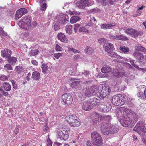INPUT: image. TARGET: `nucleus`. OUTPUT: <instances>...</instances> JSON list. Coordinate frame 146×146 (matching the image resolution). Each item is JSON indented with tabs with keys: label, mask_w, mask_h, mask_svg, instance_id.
<instances>
[{
	"label": "nucleus",
	"mask_w": 146,
	"mask_h": 146,
	"mask_svg": "<svg viewBox=\"0 0 146 146\" xmlns=\"http://www.w3.org/2000/svg\"><path fill=\"white\" fill-rule=\"evenodd\" d=\"M18 11H19L20 13L22 16L26 14L28 12L27 9L23 8H20Z\"/></svg>",
	"instance_id": "nucleus-42"
},
{
	"label": "nucleus",
	"mask_w": 146,
	"mask_h": 146,
	"mask_svg": "<svg viewBox=\"0 0 146 146\" xmlns=\"http://www.w3.org/2000/svg\"><path fill=\"white\" fill-rule=\"evenodd\" d=\"M42 72L44 74H46L48 71V67L45 64H43L41 66Z\"/></svg>",
	"instance_id": "nucleus-34"
},
{
	"label": "nucleus",
	"mask_w": 146,
	"mask_h": 146,
	"mask_svg": "<svg viewBox=\"0 0 146 146\" xmlns=\"http://www.w3.org/2000/svg\"><path fill=\"white\" fill-rule=\"evenodd\" d=\"M84 51L86 53L90 54L93 52V49L90 46H87L86 48Z\"/></svg>",
	"instance_id": "nucleus-39"
},
{
	"label": "nucleus",
	"mask_w": 146,
	"mask_h": 146,
	"mask_svg": "<svg viewBox=\"0 0 146 146\" xmlns=\"http://www.w3.org/2000/svg\"><path fill=\"white\" fill-rule=\"evenodd\" d=\"M0 92H1L3 95L7 96L8 95V93L7 92H5L1 87L0 88Z\"/></svg>",
	"instance_id": "nucleus-58"
},
{
	"label": "nucleus",
	"mask_w": 146,
	"mask_h": 146,
	"mask_svg": "<svg viewBox=\"0 0 146 146\" xmlns=\"http://www.w3.org/2000/svg\"><path fill=\"white\" fill-rule=\"evenodd\" d=\"M65 119L69 125L72 127H77L80 125L79 119L75 115L67 116Z\"/></svg>",
	"instance_id": "nucleus-3"
},
{
	"label": "nucleus",
	"mask_w": 146,
	"mask_h": 146,
	"mask_svg": "<svg viewBox=\"0 0 146 146\" xmlns=\"http://www.w3.org/2000/svg\"><path fill=\"white\" fill-rule=\"evenodd\" d=\"M20 128V127L19 125H17L16 126V128L14 131V132L15 134H17L19 132V130Z\"/></svg>",
	"instance_id": "nucleus-61"
},
{
	"label": "nucleus",
	"mask_w": 146,
	"mask_h": 146,
	"mask_svg": "<svg viewBox=\"0 0 146 146\" xmlns=\"http://www.w3.org/2000/svg\"><path fill=\"white\" fill-rule=\"evenodd\" d=\"M88 100L93 108L96 105L98 104L100 102V99L95 98H90L88 99Z\"/></svg>",
	"instance_id": "nucleus-21"
},
{
	"label": "nucleus",
	"mask_w": 146,
	"mask_h": 146,
	"mask_svg": "<svg viewBox=\"0 0 146 146\" xmlns=\"http://www.w3.org/2000/svg\"><path fill=\"white\" fill-rule=\"evenodd\" d=\"M105 51L108 53L113 50L114 49L113 45L111 43L105 44L103 45Z\"/></svg>",
	"instance_id": "nucleus-19"
},
{
	"label": "nucleus",
	"mask_w": 146,
	"mask_h": 146,
	"mask_svg": "<svg viewBox=\"0 0 146 146\" xmlns=\"http://www.w3.org/2000/svg\"><path fill=\"white\" fill-rule=\"evenodd\" d=\"M3 86L4 90L6 91H9L11 90V86L9 83L4 82L3 83Z\"/></svg>",
	"instance_id": "nucleus-33"
},
{
	"label": "nucleus",
	"mask_w": 146,
	"mask_h": 146,
	"mask_svg": "<svg viewBox=\"0 0 146 146\" xmlns=\"http://www.w3.org/2000/svg\"><path fill=\"white\" fill-rule=\"evenodd\" d=\"M15 18L17 20L20 18L22 15L18 10L16 11V13L15 15Z\"/></svg>",
	"instance_id": "nucleus-48"
},
{
	"label": "nucleus",
	"mask_w": 146,
	"mask_h": 146,
	"mask_svg": "<svg viewBox=\"0 0 146 146\" xmlns=\"http://www.w3.org/2000/svg\"><path fill=\"white\" fill-rule=\"evenodd\" d=\"M118 0H105L104 1V4H105V5H106V4H108V3H109L111 5L113 4L116 1Z\"/></svg>",
	"instance_id": "nucleus-45"
},
{
	"label": "nucleus",
	"mask_w": 146,
	"mask_h": 146,
	"mask_svg": "<svg viewBox=\"0 0 146 146\" xmlns=\"http://www.w3.org/2000/svg\"><path fill=\"white\" fill-rule=\"evenodd\" d=\"M7 33L5 32L3 29L0 27V36L3 38L7 35Z\"/></svg>",
	"instance_id": "nucleus-43"
},
{
	"label": "nucleus",
	"mask_w": 146,
	"mask_h": 146,
	"mask_svg": "<svg viewBox=\"0 0 146 146\" xmlns=\"http://www.w3.org/2000/svg\"><path fill=\"white\" fill-rule=\"evenodd\" d=\"M126 33L134 37H137L139 35V33L137 31L132 28H129L125 31Z\"/></svg>",
	"instance_id": "nucleus-16"
},
{
	"label": "nucleus",
	"mask_w": 146,
	"mask_h": 146,
	"mask_svg": "<svg viewBox=\"0 0 146 146\" xmlns=\"http://www.w3.org/2000/svg\"><path fill=\"white\" fill-rule=\"evenodd\" d=\"M40 4V10L42 11H44L46 9L47 4L45 3H43Z\"/></svg>",
	"instance_id": "nucleus-47"
},
{
	"label": "nucleus",
	"mask_w": 146,
	"mask_h": 146,
	"mask_svg": "<svg viewBox=\"0 0 146 146\" xmlns=\"http://www.w3.org/2000/svg\"><path fill=\"white\" fill-rule=\"evenodd\" d=\"M7 60L8 62L12 65L15 64L17 61L16 58L14 57H11L10 56L7 58Z\"/></svg>",
	"instance_id": "nucleus-27"
},
{
	"label": "nucleus",
	"mask_w": 146,
	"mask_h": 146,
	"mask_svg": "<svg viewBox=\"0 0 146 146\" xmlns=\"http://www.w3.org/2000/svg\"><path fill=\"white\" fill-rule=\"evenodd\" d=\"M112 70L111 67L108 65L104 66L101 69V71L104 73H108Z\"/></svg>",
	"instance_id": "nucleus-24"
},
{
	"label": "nucleus",
	"mask_w": 146,
	"mask_h": 146,
	"mask_svg": "<svg viewBox=\"0 0 146 146\" xmlns=\"http://www.w3.org/2000/svg\"><path fill=\"white\" fill-rule=\"evenodd\" d=\"M116 115L117 118H120L119 122L121 125L124 127H127L131 123V119L130 116L135 115V112L131 110L124 107H121L116 110Z\"/></svg>",
	"instance_id": "nucleus-1"
},
{
	"label": "nucleus",
	"mask_w": 146,
	"mask_h": 146,
	"mask_svg": "<svg viewBox=\"0 0 146 146\" xmlns=\"http://www.w3.org/2000/svg\"><path fill=\"white\" fill-rule=\"evenodd\" d=\"M78 95L80 98H83V99L86 97L84 90H81L78 93Z\"/></svg>",
	"instance_id": "nucleus-40"
},
{
	"label": "nucleus",
	"mask_w": 146,
	"mask_h": 146,
	"mask_svg": "<svg viewBox=\"0 0 146 146\" xmlns=\"http://www.w3.org/2000/svg\"><path fill=\"white\" fill-rule=\"evenodd\" d=\"M109 54V55L112 57L115 58V59H114L113 61L115 62H118L120 61V59L124 60L125 61H128L129 59L124 57H121L117 54L114 52L112 51Z\"/></svg>",
	"instance_id": "nucleus-14"
},
{
	"label": "nucleus",
	"mask_w": 146,
	"mask_h": 146,
	"mask_svg": "<svg viewBox=\"0 0 146 146\" xmlns=\"http://www.w3.org/2000/svg\"><path fill=\"white\" fill-rule=\"evenodd\" d=\"M120 49L121 52L125 53L129 52V50L128 48L125 47V46H121L120 48Z\"/></svg>",
	"instance_id": "nucleus-41"
},
{
	"label": "nucleus",
	"mask_w": 146,
	"mask_h": 146,
	"mask_svg": "<svg viewBox=\"0 0 146 146\" xmlns=\"http://www.w3.org/2000/svg\"><path fill=\"white\" fill-rule=\"evenodd\" d=\"M7 78V76L4 75H1L0 77V79L2 81L6 80Z\"/></svg>",
	"instance_id": "nucleus-57"
},
{
	"label": "nucleus",
	"mask_w": 146,
	"mask_h": 146,
	"mask_svg": "<svg viewBox=\"0 0 146 146\" xmlns=\"http://www.w3.org/2000/svg\"><path fill=\"white\" fill-rule=\"evenodd\" d=\"M113 75L115 77L119 78L125 75V71L122 68L114 69L112 72Z\"/></svg>",
	"instance_id": "nucleus-12"
},
{
	"label": "nucleus",
	"mask_w": 146,
	"mask_h": 146,
	"mask_svg": "<svg viewBox=\"0 0 146 146\" xmlns=\"http://www.w3.org/2000/svg\"><path fill=\"white\" fill-rule=\"evenodd\" d=\"M93 141L94 142L95 145L98 146H101L102 145V140L101 136Z\"/></svg>",
	"instance_id": "nucleus-28"
},
{
	"label": "nucleus",
	"mask_w": 146,
	"mask_h": 146,
	"mask_svg": "<svg viewBox=\"0 0 146 146\" xmlns=\"http://www.w3.org/2000/svg\"><path fill=\"white\" fill-rule=\"evenodd\" d=\"M83 74H84L86 76H87L90 75V73L89 72L86 70H84L82 73Z\"/></svg>",
	"instance_id": "nucleus-63"
},
{
	"label": "nucleus",
	"mask_w": 146,
	"mask_h": 146,
	"mask_svg": "<svg viewBox=\"0 0 146 146\" xmlns=\"http://www.w3.org/2000/svg\"><path fill=\"white\" fill-rule=\"evenodd\" d=\"M110 133L111 134L117 133L118 132V128L115 125L111 124V127H110Z\"/></svg>",
	"instance_id": "nucleus-30"
},
{
	"label": "nucleus",
	"mask_w": 146,
	"mask_h": 146,
	"mask_svg": "<svg viewBox=\"0 0 146 146\" xmlns=\"http://www.w3.org/2000/svg\"><path fill=\"white\" fill-rule=\"evenodd\" d=\"M100 136V135L96 132H93L91 134L92 140V141L97 139Z\"/></svg>",
	"instance_id": "nucleus-31"
},
{
	"label": "nucleus",
	"mask_w": 146,
	"mask_h": 146,
	"mask_svg": "<svg viewBox=\"0 0 146 146\" xmlns=\"http://www.w3.org/2000/svg\"><path fill=\"white\" fill-rule=\"evenodd\" d=\"M116 40H128V39L126 36L122 35H116Z\"/></svg>",
	"instance_id": "nucleus-38"
},
{
	"label": "nucleus",
	"mask_w": 146,
	"mask_h": 146,
	"mask_svg": "<svg viewBox=\"0 0 146 146\" xmlns=\"http://www.w3.org/2000/svg\"><path fill=\"white\" fill-rule=\"evenodd\" d=\"M58 23H56L54 27V29L55 31H57L60 29L59 25L64 24L66 21H68V17L66 14H61L58 16Z\"/></svg>",
	"instance_id": "nucleus-6"
},
{
	"label": "nucleus",
	"mask_w": 146,
	"mask_h": 146,
	"mask_svg": "<svg viewBox=\"0 0 146 146\" xmlns=\"http://www.w3.org/2000/svg\"><path fill=\"white\" fill-rule=\"evenodd\" d=\"M68 50L69 51L72 52L74 53H79V52H78V50H77L74 49L72 48H68Z\"/></svg>",
	"instance_id": "nucleus-53"
},
{
	"label": "nucleus",
	"mask_w": 146,
	"mask_h": 146,
	"mask_svg": "<svg viewBox=\"0 0 146 146\" xmlns=\"http://www.w3.org/2000/svg\"><path fill=\"white\" fill-rule=\"evenodd\" d=\"M16 70L18 73H20L23 71V68L21 66H18L16 68Z\"/></svg>",
	"instance_id": "nucleus-46"
},
{
	"label": "nucleus",
	"mask_w": 146,
	"mask_h": 146,
	"mask_svg": "<svg viewBox=\"0 0 146 146\" xmlns=\"http://www.w3.org/2000/svg\"><path fill=\"white\" fill-rule=\"evenodd\" d=\"M56 50L57 51H61L62 50V48L58 44H56L55 47Z\"/></svg>",
	"instance_id": "nucleus-60"
},
{
	"label": "nucleus",
	"mask_w": 146,
	"mask_h": 146,
	"mask_svg": "<svg viewBox=\"0 0 146 146\" xmlns=\"http://www.w3.org/2000/svg\"><path fill=\"white\" fill-rule=\"evenodd\" d=\"M82 58L79 55H74L73 57V60H79L81 59Z\"/></svg>",
	"instance_id": "nucleus-49"
},
{
	"label": "nucleus",
	"mask_w": 146,
	"mask_h": 146,
	"mask_svg": "<svg viewBox=\"0 0 146 146\" xmlns=\"http://www.w3.org/2000/svg\"><path fill=\"white\" fill-rule=\"evenodd\" d=\"M100 87L101 90V92L100 93V98L103 99L107 98L111 92L110 87L106 84H103Z\"/></svg>",
	"instance_id": "nucleus-4"
},
{
	"label": "nucleus",
	"mask_w": 146,
	"mask_h": 146,
	"mask_svg": "<svg viewBox=\"0 0 146 146\" xmlns=\"http://www.w3.org/2000/svg\"><path fill=\"white\" fill-rule=\"evenodd\" d=\"M79 32H87L88 33V31L84 27H82L80 28L79 30Z\"/></svg>",
	"instance_id": "nucleus-50"
},
{
	"label": "nucleus",
	"mask_w": 146,
	"mask_h": 146,
	"mask_svg": "<svg viewBox=\"0 0 146 146\" xmlns=\"http://www.w3.org/2000/svg\"><path fill=\"white\" fill-rule=\"evenodd\" d=\"M80 19L78 17L74 16L71 18L70 21L71 23H74L79 20Z\"/></svg>",
	"instance_id": "nucleus-36"
},
{
	"label": "nucleus",
	"mask_w": 146,
	"mask_h": 146,
	"mask_svg": "<svg viewBox=\"0 0 146 146\" xmlns=\"http://www.w3.org/2000/svg\"><path fill=\"white\" fill-rule=\"evenodd\" d=\"M74 30L75 33H77V31L78 28L80 27V25L79 24H75L74 25Z\"/></svg>",
	"instance_id": "nucleus-52"
},
{
	"label": "nucleus",
	"mask_w": 146,
	"mask_h": 146,
	"mask_svg": "<svg viewBox=\"0 0 146 146\" xmlns=\"http://www.w3.org/2000/svg\"><path fill=\"white\" fill-rule=\"evenodd\" d=\"M80 85V82L78 81H76L72 82L71 83V86L76 89H79L78 87Z\"/></svg>",
	"instance_id": "nucleus-37"
},
{
	"label": "nucleus",
	"mask_w": 146,
	"mask_h": 146,
	"mask_svg": "<svg viewBox=\"0 0 146 146\" xmlns=\"http://www.w3.org/2000/svg\"><path fill=\"white\" fill-rule=\"evenodd\" d=\"M4 67L8 70H12V67L10 64H7L4 66Z\"/></svg>",
	"instance_id": "nucleus-55"
},
{
	"label": "nucleus",
	"mask_w": 146,
	"mask_h": 146,
	"mask_svg": "<svg viewBox=\"0 0 146 146\" xmlns=\"http://www.w3.org/2000/svg\"><path fill=\"white\" fill-rule=\"evenodd\" d=\"M57 36L59 39L61 41L65 43L68 42V40L64 33H60L58 34Z\"/></svg>",
	"instance_id": "nucleus-22"
},
{
	"label": "nucleus",
	"mask_w": 146,
	"mask_h": 146,
	"mask_svg": "<svg viewBox=\"0 0 146 146\" xmlns=\"http://www.w3.org/2000/svg\"><path fill=\"white\" fill-rule=\"evenodd\" d=\"M133 56L136 59H138L139 63H146V56L138 51H134L133 54Z\"/></svg>",
	"instance_id": "nucleus-7"
},
{
	"label": "nucleus",
	"mask_w": 146,
	"mask_h": 146,
	"mask_svg": "<svg viewBox=\"0 0 146 146\" xmlns=\"http://www.w3.org/2000/svg\"><path fill=\"white\" fill-rule=\"evenodd\" d=\"M100 11V10L97 8H95L92 9L91 10V12L92 13H94L98 12Z\"/></svg>",
	"instance_id": "nucleus-56"
},
{
	"label": "nucleus",
	"mask_w": 146,
	"mask_h": 146,
	"mask_svg": "<svg viewBox=\"0 0 146 146\" xmlns=\"http://www.w3.org/2000/svg\"><path fill=\"white\" fill-rule=\"evenodd\" d=\"M64 103L66 105L70 104L72 102L73 98L72 96L69 93L63 94L62 97Z\"/></svg>",
	"instance_id": "nucleus-9"
},
{
	"label": "nucleus",
	"mask_w": 146,
	"mask_h": 146,
	"mask_svg": "<svg viewBox=\"0 0 146 146\" xmlns=\"http://www.w3.org/2000/svg\"><path fill=\"white\" fill-rule=\"evenodd\" d=\"M85 94L87 96H90L92 95L94 93V91L92 88L90 87V88L86 89L84 90Z\"/></svg>",
	"instance_id": "nucleus-25"
},
{
	"label": "nucleus",
	"mask_w": 146,
	"mask_h": 146,
	"mask_svg": "<svg viewBox=\"0 0 146 146\" xmlns=\"http://www.w3.org/2000/svg\"><path fill=\"white\" fill-rule=\"evenodd\" d=\"M93 107L89 102L88 100L87 101H84L83 103L82 109L86 111L90 110L93 108Z\"/></svg>",
	"instance_id": "nucleus-18"
},
{
	"label": "nucleus",
	"mask_w": 146,
	"mask_h": 146,
	"mask_svg": "<svg viewBox=\"0 0 146 146\" xmlns=\"http://www.w3.org/2000/svg\"><path fill=\"white\" fill-rule=\"evenodd\" d=\"M12 52L8 49H5L1 52V55L3 57H6L7 58L11 56Z\"/></svg>",
	"instance_id": "nucleus-20"
},
{
	"label": "nucleus",
	"mask_w": 146,
	"mask_h": 146,
	"mask_svg": "<svg viewBox=\"0 0 146 146\" xmlns=\"http://www.w3.org/2000/svg\"><path fill=\"white\" fill-rule=\"evenodd\" d=\"M39 52V51L37 49L33 50L29 52V54L31 56H33L37 55Z\"/></svg>",
	"instance_id": "nucleus-35"
},
{
	"label": "nucleus",
	"mask_w": 146,
	"mask_h": 146,
	"mask_svg": "<svg viewBox=\"0 0 146 146\" xmlns=\"http://www.w3.org/2000/svg\"><path fill=\"white\" fill-rule=\"evenodd\" d=\"M110 38L113 40H116V35L114 36L110 34L109 35Z\"/></svg>",
	"instance_id": "nucleus-59"
},
{
	"label": "nucleus",
	"mask_w": 146,
	"mask_h": 146,
	"mask_svg": "<svg viewBox=\"0 0 146 146\" xmlns=\"http://www.w3.org/2000/svg\"><path fill=\"white\" fill-rule=\"evenodd\" d=\"M58 138L62 140H67L69 136L68 132L65 129H62L58 132Z\"/></svg>",
	"instance_id": "nucleus-8"
},
{
	"label": "nucleus",
	"mask_w": 146,
	"mask_h": 146,
	"mask_svg": "<svg viewBox=\"0 0 146 146\" xmlns=\"http://www.w3.org/2000/svg\"><path fill=\"white\" fill-rule=\"evenodd\" d=\"M92 4L90 0H81L78 2V6L80 8L84 9L85 7L91 5Z\"/></svg>",
	"instance_id": "nucleus-13"
},
{
	"label": "nucleus",
	"mask_w": 146,
	"mask_h": 146,
	"mask_svg": "<svg viewBox=\"0 0 146 146\" xmlns=\"http://www.w3.org/2000/svg\"><path fill=\"white\" fill-rule=\"evenodd\" d=\"M142 122H141V123H138L134 127V131L136 132H138L140 131V129H139V128L142 126Z\"/></svg>",
	"instance_id": "nucleus-44"
},
{
	"label": "nucleus",
	"mask_w": 146,
	"mask_h": 146,
	"mask_svg": "<svg viewBox=\"0 0 146 146\" xmlns=\"http://www.w3.org/2000/svg\"><path fill=\"white\" fill-rule=\"evenodd\" d=\"M111 106L106 102H101L99 107V110L101 112H106L109 111L111 109Z\"/></svg>",
	"instance_id": "nucleus-11"
},
{
	"label": "nucleus",
	"mask_w": 146,
	"mask_h": 146,
	"mask_svg": "<svg viewBox=\"0 0 146 146\" xmlns=\"http://www.w3.org/2000/svg\"><path fill=\"white\" fill-rule=\"evenodd\" d=\"M115 25V23H105L101 24L100 25V28L102 29H110L113 27Z\"/></svg>",
	"instance_id": "nucleus-23"
},
{
	"label": "nucleus",
	"mask_w": 146,
	"mask_h": 146,
	"mask_svg": "<svg viewBox=\"0 0 146 146\" xmlns=\"http://www.w3.org/2000/svg\"><path fill=\"white\" fill-rule=\"evenodd\" d=\"M90 118L93 122L94 123L96 124L97 121L99 122V120L101 118V116L96 112H94L91 115Z\"/></svg>",
	"instance_id": "nucleus-17"
},
{
	"label": "nucleus",
	"mask_w": 146,
	"mask_h": 146,
	"mask_svg": "<svg viewBox=\"0 0 146 146\" xmlns=\"http://www.w3.org/2000/svg\"><path fill=\"white\" fill-rule=\"evenodd\" d=\"M137 96L139 99H146V88L139 87Z\"/></svg>",
	"instance_id": "nucleus-15"
},
{
	"label": "nucleus",
	"mask_w": 146,
	"mask_h": 146,
	"mask_svg": "<svg viewBox=\"0 0 146 146\" xmlns=\"http://www.w3.org/2000/svg\"><path fill=\"white\" fill-rule=\"evenodd\" d=\"M48 144L47 146H52V141L49 139L47 140Z\"/></svg>",
	"instance_id": "nucleus-64"
},
{
	"label": "nucleus",
	"mask_w": 146,
	"mask_h": 146,
	"mask_svg": "<svg viewBox=\"0 0 146 146\" xmlns=\"http://www.w3.org/2000/svg\"><path fill=\"white\" fill-rule=\"evenodd\" d=\"M125 98L124 96L119 94L113 96L112 100V104L117 106H122L125 102Z\"/></svg>",
	"instance_id": "nucleus-5"
},
{
	"label": "nucleus",
	"mask_w": 146,
	"mask_h": 146,
	"mask_svg": "<svg viewBox=\"0 0 146 146\" xmlns=\"http://www.w3.org/2000/svg\"><path fill=\"white\" fill-rule=\"evenodd\" d=\"M135 51H139L146 53V49L139 44L135 46Z\"/></svg>",
	"instance_id": "nucleus-29"
},
{
	"label": "nucleus",
	"mask_w": 146,
	"mask_h": 146,
	"mask_svg": "<svg viewBox=\"0 0 146 146\" xmlns=\"http://www.w3.org/2000/svg\"><path fill=\"white\" fill-rule=\"evenodd\" d=\"M12 83L13 88L15 89H17V85L15 84V82L13 80V81H12Z\"/></svg>",
	"instance_id": "nucleus-62"
},
{
	"label": "nucleus",
	"mask_w": 146,
	"mask_h": 146,
	"mask_svg": "<svg viewBox=\"0 0 146 146\" xmlns=\"http://www.w3.org/2000/svg\"><path fill=\"white\" fill-rule=\"evenodd\" d=\"M111 127V124L109 123H102L101 127L102 133L104 135H107L110 133V127Z\"/></svg>",
	"instance_id": "nucleus-10"
},
{
	"label": "nucleus",
	"mask_w": 146,
	"mask_h": 146,
	"mask_svg": "<svg viewBox=\"0 0 146 146\" xmlns=\"http://www.w3.org/2000/svg\"><path fill=\"white\" fill-rule=\"evenodd\" d=\"M32 78L33 80H37L40 78V75L38 72L35 71L33 73Z\"/></svg>",
	"instance_id": "nucleus-26"
},
{
	"label": "nucleus",
	"mask_w": 146,
	"mask_h": 146,
	"mask_svg": "<svg viewBox=\"0 0 146 146\" xmlns=\"http://www.w3.org/2000/svg\"><path fill=\"white\" fill-rule=\"evenodd\" d=\"M31 17L29 16L25 17L18 23L19 25L21 28L27 30H31L33 29L31 25Z\"/></svg>",
	"instance_id": "nucleus-2"
},
{
	"label": "nucleus",
	"mask_w": 146,
	"mask_h": 146,
	"mask_svg": "<svg viewBox=\"0 0 146 146\" xmlns=\"http://www.w3.org/2000/svg\"><path fill=\"white\" fill-rule=\"evenodd\" d=\"M62 53H55L54 54V56L57 59H58L59 57L62 55Z\"/></svg>",
	"instance_id": "nucleus-54"
},
{
	"label": "nucleus",
	"mask_w": 146,
	"mask_h": 146,
	"mask_svg": "<svg viewBox=\"0 0 146 146\" xmlns=\"http://www.w3.org/2000/svg\"><path fill=\"white\" fill-rule=\"evenodd\" d=\"M65 30L66 33L69 35L72 34V26L71 25H69L66 27Z\"/></svg>",
	"instance_id": "nucleus-32"
},
{
	"label": "nucleus",
	"mask_w": 146,
	"mask_h": 146,
	"mask_svg": "<svg viewBox=\"0 0 146 146\" xmlns=\"http://www.w3.org/2000/svg\"><path fill=\"white\" fill-rule=\"evenodd\" d=\"M139 129H140V131H142V132L145 133L146 132V128L143 125V123H142V125L141 127H140L139 128Z\"/></svg>",
	"instance_id": "nucleus-51"
}]
</instances>
